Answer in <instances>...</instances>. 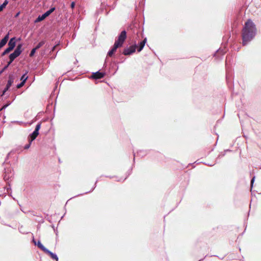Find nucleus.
I'll list each match as a JSON object with an SVG mask.
<instances>
[{
  "mask_svg": "<svg viewBox=\"0 0 261 261\" xmlns=\"http://www.w3.org/2000/svg\"><path fill=\"white\" fill-rule=\"evenodd\" d=\"M146 39H145L140 42V43L139 44V48L138 49V51L139 52H140L143 48V47L146 43Z\"/></svg>",
  "mask_w": 261,
  "mask_h": 261,
  "instance_id": "11",
  "label": "nucleus"
},
{
  "mask_svg": "<svg viewBox=\"0 0 261 261\" xmlns=\"http://www.w3.org/2000/svg\"><path fill=\"white\" fill-rule=\"evenodd\" d=\"M105 73L97 71L95 73H93L91 75V77L94 79H100L103 77Z\"/></svg>",
  "mask_w": 261,
  "mask_h": 261,
  "instance_id": "6",
  "label": "nucleus"
},
{
  "mask_svg": "<svg viewBox=\"0 0 261 261\" xmlns=\"http://www.w3.org/2000/svg\"><path fill=\"white\" fill-rule=\"evenodd\" d=\"M19 15V13L18 12V13H17L15 15V16L17 17V16H18V15Z\"/></svg>",
  "mask_w": 261,
  "mask_h": 261,
  "instance_id": "27",
  "label": "nucleus"
},
{
  "mask_svg": "<svg viewBox=\"0 0 261 261\" xmlns=\"http://www.w3.org/2000/svg\"><path fill=\"white\" fill-rule=\"evenodd\" d=\"M45 43V40H42L41 41V42H40L37 45V46L35 47V48H36V49H39V48H40L41 46H42Z\"/></svg>",
  "mask_w": 261,
  "mask_h": 261,
  "instance_id": "15",
  "label": "nucleus"
},
{
  "mask_svg": "<svg viewBox=\"0 0 261 261\" xmlns=\"http://www.w3.org/2000/svg\"><path fill=\"white\" fill-rule=\"evenodd\" d=\"M10 87H8V86L7 85L6 86V87L5 88V89L4 90L3 92V94L2 95V96L4 95L5 93L6 92V91H7L10 88Z\"/></svg>",
  "mask_w": 261,
  "mask_h": 261,
  "instance_id": "22",
  "label": "nucleus"
},
{
  "mask_svg": "<svg viewBox=\"0 0 261 261\" xmlns=\"http://www.w3.org/2000/svg\"><path fill=\"white\" fill-rule=\"evenodd\" d=\"M22 44H18L14 51L9 56L10 61L8 62V65H10L17 57H18L22 52Z\"/></svg>",
  "mask_w": 261,
  "mask_h": 261,
  "instance_id": "2",
  "label": "nucleus"
},
{
  "mask_svg": "<svg viewBox=\"0 0 261 261\" xmlns=\"http://www.w3.org/2000/svg\"><path fill=\"white\" fill-rule=\"evenodd\" d=\"M16 45L15 37L12 38L8 42V47L13 49Z\"/></svg>",
  "mask_w": 261,
  "mask_h": 261,
  "instance_id": "7",
  "label": "nucleus"
},
{
  "mask_svg": "<svg viewBox=\"0 0 261 261\" xmlns=\"http://www.w3.org/2000/svg\"><path fill=\"white\" fill-rule=\"evenodd\" d=\"M37 246L44 252L47 249L41 243L40 241L38 242Z\"/></svg>",
  "mask_w": 261,
  "mask_h": 261,
  "instance_id": "14",
  "label": "nucleus"
},
{
  "mask_svg": "<svg viewBox=\"0 0 261 261\" xmlns=\"http://www.w3.org/2000/svg\"><path fill=\"white\" fill-rule=\"evenodd\" d=\"M27 77H26L24 79V80L23 81H22V82H21L20 84H18V85L17 86V88H21L22 86H23L24 85V83H25V81L27 80Z\"/></svg>",
  "mask_w": 261,
  "mask_h": 261,
  "instance_id": "18",
  "label": "nucleus"
},
{
  "mask_svg": "<svg viewBox=\"0 0 261 261\" xmlns=\"http://www.w3.org/2000/svg\"><path fill=\"white\" fill-rule=\"evenodd\" d=\"M45 17H37V18L35 20V23H37L40 21H42L44 19Z\"/></svg>",
  "mask_w": 261,
  "mask_h": 261,
  "instance_id": "19",
  "label": "nucleus"
},
{
  "mask_svg": "<svg viewBox=\"0 0 261 261\" xmlns=\"http://www.w3.org/2000/svg\"><path fill=\"white\" fill-rule=\"evenodd\" d=\"M9 39V34H7L0 42V49L7 43Z\"/></svg>",
  "mask_w": 261,
  "mask_h": 261,
  "instance_id": "9",
  "label": "nucleus"
},
{
  "mask_svg": "<svg viewBox=\"0 0 261 261\" xmlns=\"http://www.w3.org/2000/svg\"><path fill=\"white\" fill-rule=\"evenodd\" d=\"M14 78L12 75H10L7 85L8 87H11L13 83Z\"/></svg>",
  "mask_w": 261,
  "mask_h": 261,
  "instance_id": "12",
  "label": "nucleus"
},
{
  "mask_svg": "<svg viewBox=\"0 0 261 261\" xmlns=\"http://www.w3.org/2000/svg\"><path fill=\"white\" fill-rule=\"evenodd\" d=\"M31 143H32V142H30V140L29 139V144H27L26 145L24 146V149H29L30 148V147Z\"/></svg>",
  "mask_w": 261,
  "mask_h": 261,
  "instance_id": "21",
  "label": "nucleus"
},
{
  "mask_svg": "<svg viewBox=\"0 0 261 261\" xmlns=\"http://www.w3.org/2000/svg\"><path fill=\"white\" fill-rule=\"evenodd\" d=\"M56 46H55L53 47V49H52V51H54L56 48Z\"/></svg>",
  "mask_w": 261,
  "mask_h": 261,
  "instance_id": "28",
  "label": "nucleus"
},
{
  "mask_svg": "<svg viewBox=\"0 0 261 261\" xmlns=\"http://www.w3.org/2000/svg\"><path fill=\"white\" fill-rule=\"evenodd\" d=\"M54 10H55V8H52L50 9L49 10L47 11L43 14H42V15L41 16H42V17L48 16Z\"/></svg>",
  "mask_w": 261,
  "mask_h": 261,
  "instance_id": "13",
  "label": "nucleus"
},
{
  "mask_svg": "<svg viewBox=\"0 0 261 261\" xmlns=\"http://www.w3.org/2000/svg\"><path fill=\"white\" fill-rule=\"evenodd\" d=\"M118 47H120L118 45H116V44L114 43V46L113 47V48H112L111 50H110L108 53V56L109 57H112V56L114 55V54L116 52V49L118 48Z\"/></svg>",
  "mask_w": 261,
  "mask_h": 261,
  "instance_id": "8",
  "label": "nucleus"
},
{
  "mask_svg": "<svg viewBox=\"0 0 261 261\" xmlns=\"http://www.w3.org/2000/svg\"><path fill=\"white\" fill-rule=\"evenodd\" d=\"M36 50L37 49H36V48L35 47L33 48L32 50H31V53H30V57H33L34 55Z\"/></svg>",
  "mask_w": 261,
  "mask_h": 261,
  "instance_id": "20",
  "label": "nucleus"
},
{
  "mask_svg": "<svg viewBox=\"0 0 261 261\" xmlns=\"http://www.w3.org/2000/svg\"><path fill=\"white\" fill-rule=\"evenodd\" d=\"M253 179H252L251 180V182H253Z\"/></svg>",
  "mask_w": 261,
  "mask_h": 261,
  "instance_id": "30",
  "label": "nucleus"
},
{
  "mask_svg": "<svg viewBox=\"0 0 261 261\" xmlns=\"http://www.w3.org/2000/svg\"><path fill=\"white\" fill-rule=\"evenodd\" d=\"M136 45H132L128 48H125L123 50V54L125 55H130L136 51Z\"/></svg>",
  "mask_w": 261,
  "mask_h": 261,
  "instance_id": "5",
  "label": "nucleus"
},
{
  "mask_svg": "<svg viewBox=\"0 0 261 261\" xmlns=\"http://www.w3.org/2000/svg\"><path fill=\"white\" fill-rule=\"evenodd\" d=\"M7 106V105L4 106L1 109H5V108H6Z\"/></svg>",
  "mask_w": 261,
  "mask_h": 261,
  "instance_id": "26",
  "label": "nucleus"
},
{
  "mask_svg": "<svg viewBox=\"0 0 261 261\" xmlns=\"http://www.w3.org/2000/svg\"><path fill=\"white\" fill-rule=\"evenodd\" d=\"M25 78V75H23L22 76V77H21V80L23 81L24 80Z\"/></svg>",
  "mask_w": 261,
  "mask_h": 261,
  "instance_id": "24",
  "label": "nucleus"
},
{
  "mask_svg": "<svg viewBox=\"0 0 261 261\" xmlns=\"http://www.w3.org/2000/svg\"><path fill=\"white\" fill-rule=\"evenodd\" d=\"M8 2L7 0H5L4 3L0 6V12L2 11L4 8H5L6 5L8 4Z\"/></svg>",
  "mask_w": 261,
  "mask_h": 261,
  "instance_id": "16",
  "label": "nucleus"
},
{
  "mask_svg": "<svg viewBox=\"0 0 261 261\" xmlns=\"http://www.w3.org/2000/svg\"><path fill=\"white\" fill-rule=\"evenodd\" d=\"M71 6L72 8H73L74 6V2H72L71 4Z\"/></svg>",
  "mask_w": 261,
  "mask_h": 261,
  "instance_id": "25",
  "label": "nucleus"
},
{
  "mask_svg": "<svg viewBox=\"0 0 261 261\" xmlns=\"http://www.w3.org/2000/svg\"><path fill=\"white\" fill-rule=\"evenodd\" d=\"M46 254H47V255H49L50 257L53 259H55L56 260H58V256H57L56 254L52 253L51 252H50L49 250H48V249H47L45 252H44Z\"/></svg>",
  "mask_w": 261,
  "mask_h": 261,
  "instance_id": "10",
  "label": "nucleus"
},
{
  "mask_svg": "<svg viewBox=\"0 0 261 261\" xmlns=\"http://www.w3.org/2000/svg\"><path fill=\"white\" fill-rule=\"evenodd\" d=\"M9 65H8V64H7V65H6V66H5L4 67V68L2 70L3 72L7 68V67L9 66Z\"/></svg>",
  "mask_w": 261,
  "mask_h": 261,
  "instance_id": "23",
  "label": "nucleus"
},
{
  "mask_svg": "<svg viewBox=\"0 0 261 261\" xmlns=\"http://www.w3.org/2000/svg\"><path fill=\"white\" fill-rule=\"evenodd\" d=\"M3 72V71L2 70H1V71H0V75H1Z\"/></svg>",
  "mask_w": 261,
  "mask_h": 261,
  "instance_id": "29",
  "label": "nucleus"
},
{
  "mask_svg": "<svg viewBox=\"0 0 261 261\" xmlns=\"http://www.w3.org/2000/svg\"><path fill=\"white\" fill-rule=\"evenodd\" d=\"M41 127V123H38L35 127V130L30 135V142L34 140L39 135V130Z\"/></svg>",
  "mask_w": 261,
  "mask_h": 261,
  "instance_id": "4",
  "label": "nucleus"
},
{
  "mask_svg": "<svg viewBox=\"0 0 261 261\" xmlns=\"http://www.w3.org/2000/svg\"><path fill=\"white\" fill-rule=\"evenodd\" d=\"M256 32L255 25L250 19H248L245 23L242 30V36L243 45H246L254 37Z\"/></svg>",
  "mask_w": 261,
  "mask_h": 261,
  "instance_id": "1",
  "label": "nucleus"
},
{
  "mask_svg": "<svg viewBox=\"0 0 261 261\" xmlns=\"http://www.w3.org/2000/svg\"><path fill=\"white\" fill-rule=\"evenodd\" d=\"M126 38V32L123 31L118 37V39L115 41V44L118 45L119 47H121Z\"/></svg>",
  "mask_w": 261,
  "mask_h": 261,
  "instance_id": "3",
  "label": "nucleus"
},
{
  "mask_svg": "<svg viewBox=\"0 0 261 261\" xmlns=\"http://www.w3.org/2000/svg\"><path fill=\"white\" fill-rule=\"evenodd\" d=\"M13 49H12L10 47H8L7 48L5 51L2 54V56H4L7 54H8L9 53H10L11 51H12Z\"/></svg>",
  "mask_w": 261,
  "mask_h": 261,
  "instance_id": "17",
  "label": "nucleus"
}]
</instances>
